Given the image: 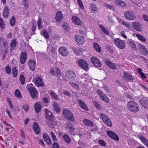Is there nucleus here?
<instances>
[{"label": "nucleus", "instance_id": "nucleus-1", "mask_svg": "<svg viewBox=\"0 0 148 148\" xmlns=\"http://www.w3.org/2000/svg\"><path fill=\"white\" fill-rule=\"evenodd\" d=\"M127 108L132 112L135 113L139 111V107L138 104L133 101H129L127 103Z\"/></svg>", "mask_w": 148, "mask_h": 148}, {"label": "nucleus", "instance_id": "nucleus-2", "mask_svg": "<svg viewBox=\"0 0 148 148\" xmlns=\"http://www.w3.org/2000/svg\"><path fill=\"white\" fill-rule=\"evenodd\" d=\"M63 115L66 119L70 121H74L73 115L70 110L65 108L63 110Z\"/></svg>", "mask_w": 148, "mask_h": 148}, {"label": "nucleus", "instance_id": "nucleus-3", "mask_svg": "<svg viewBox=\"0 0 148 148\" xmlns=\"http://www.w3.org/2000/svg\"><path fill=\"white\" fill-rule=\"evenodd\" d=\"M114 43L116 47L120 49H123L125 47V42L119 38H115L114 40Z\"/></svg>", "mask_w": 148, "mask_h": 148}, {"label": "nucleus", "instance_id": "nucleus-4", "mask_svg": "<svg viewBox=\"0 0 148 148\" xmlns=\"http://www.w3.org/2000/svg\"><path fill=\"white\" fill-rule=\"evenodd\" d=\"M124 15L125 18L129 21L134 20L136 18L134 12L130 10L126 12Z\"/></svg>", "mask_w": 148, "mask_h": 148}, {"label": "nucleus", "instance_id": "nucleus-5", "mask_svg": "<svg viewBox=\"0 0 148 148\" xmlns=\"http://www.w3.org/2000/svg\"><path fill=\"white\" fill-rule=\"evenodd\" d=\"M97 92L100 99L106 103H109L110 100L109 98L105 93H103L101 90L98 89L97 90Z\"/></svg>", "mask_w": 148, "mask_h": 148}, {"label": "nucleus", "instance_id": "nucleus-6", "mask_svg": "<svg viewBox=\"0 0 148 148\" xmlns=\"http://www.w3.org/2000/svg\"><path fill=\"white\" fill-rule=\"evenodd\" d=\"M33 81L35 83L36 85L38 87H43L44 84L42 78L40 77L37 76L33 78Z\"/></svg>", "mask_w": 148, "mask_h": 148}, {"label": "nucleus", "instance_id": "nucleus-7", "mask_svg": "<svg viewBox=\"0 0 148 148\" xmlns=\"http://www.w3.org/2000/svg\"><path fill=\"white\" fill-rule=\"evenodd\" d=\"M28 91L33 99H35L38 97V92L35 88H28Z\"/></svg>", "mask_w": 148, "mask_h": 148}, {"label": "nucleus", "instance_id": "nucleus-8", "mask_svg": "<svg viewBox=\"0 0 148 148\" xmlns=\"http://www.w3.org/2000/svg\"><path fill=\"white\" fill-rule=\"evenodd\" d=\"M132 25L133 29L136 30L139 32L142 31V26L139 22L138 21L134 22L132 23Z\"/></svg>", "mask_w": 148, "mask_h": 148}, {"label": "nucleus", "instance_id": "nucleus-9", "mask_svg": "<svg viewBox=\"0 0 148 148\" xmlns=\"http://www.w3.org/2000/svg\"><path fill=\"white\" fill-rule=\"evenodd\" d=\"M107 134L110 138L114 140L117 141L119 140V136L113 132L111 131H108Z\"/></svg>", "mask_w": 148, "mask_h": 148}, {"label": "nucleus", "instance_id": "nucleus-10", "mask_svg": "<svg viewBox=\"0 0 148 148\" xmlns=\"http://www.w3.org/2000/svg\"><path fill=\"white\" fill-rule=\"evenodd\" d=\"M59 53L63 56H67L68 54V52L67 51V48L62 46L59 48L58 50Z\"/></svg>", "mask_w": 148, "mask_h": 148}, {"label": "nucleus", "instance_id": "nucleus-11", "mask_svg": "<svg viewBox=\"0 0 148 148\" xmlns=\"http://www.w3.org/2000/svg\"><path fill=\"white\" fill-rule=\"evenodd\" d=\"M45 112L46 114V119L47 120L50 121V122L51 123V121H52L54 117L53 114L51 112L48 110L47 109H45Z\"/></svg>", "mask_w": 148, "mask_h": 148}, {"label": "nucleus", "instance_id": "nucleus-12", "mask_svg": "<svg viewBox=\"0 0 148 148\" xmlns=\"http://www.w3.org/2000/svg\"><path fill=\"white\" fill-rule=\"evenodd\" d=\"M82 122L84 125L87 127H93L94 126L93 122L88 119H84L82 121Z\"/></svg>", "mask_w": 148, "mask_h": 148}, {"label": "nucleus", "instance_id": "nucleus-13", "mask_svg": "<svg viewBox=\"0 0 148 148\" xmlns=\"http://www.w3.org/2000/svg\"><path fill=\"white\" fill-rule=\"evenodd\" d=\"M63 18V14L60 11L58 12L56 14L55 20L57 22H61L62 21Z\"/></svg>", "mask_w": 148, "mask_h": 148}, {"label": "nucleus", "instance_id": "nucleus-14", "mask_svg": "<svg viewBox=\"0 0 148 148\" xmlns=\"http://www.w3.org/2000/svg\"><path fill=\"white\" fill-rule=\"evenodd\" d=\"M75 38L78 44L82 45L84 44L85 42V40L83 36H75Z\"/></svg>", "mask_w": 148, "mask_h": 148}, {"label": "nucleus", "instance_id": "nucleus-15", "mask_svg": "<svg viewBox=\"0 0 148 148\" xmlns=\"http://www.w3.org/2000/svg\"><path fill=\"white\" fill-rule=\"evenodd\" d=\"M78 102L79 106L82 109L86 111L89 110V109L87 106L84 101L80 99H79L78 100Z\"/></svg>", "mask_w": 148, "mask_h": 148}, {"label": "nucleus", "instance_id": "nucleus-16", "mask_svg": "<svg viewBox=\"0 0 148 148\" xmlns=\"http://www.w3.org/2000/svg\"><path fill=\"white\" fill-rule=\"evenodd\" d=\"M140 102L142 106L145 109H148V99L146 98L141 99Z\"/></svg>", "mask_w": 148, "mask_h": 148}, {"label": "nucleus", "instance_id": "nucleus-17", "mask_svg": "<svg viewBox=\"0 0 148 148\" xmlns=\"http://www.w3.org/2000/svg\"><path fill=\"white\" fill-rule=\"evenodd\" d=\"M9 14V8L7 6H5L3 9V16L4 18H7Z\"/></svg>", "mask_w": 148, "mask_h": 148}, {"label": "nucleus", "instance_id": "nucleus-18", "mask_svg": "<svg viewBox=\"0 0 148 148\" xmlns=\"http://www.w3.org/2000/svg\"><path fill=\"white\" fill-rule=\"evenodd\" d=\"M54 110L57 113H59L61 111V108L58 103L56 102L53 104Z\"/></svg>", "mask_w": 148, "mask_h": 148}, {"label": "nucleus", "instance_id": "nucleus-19", "mask_svg": "<svg viewBox=\"0 0 148 148\" xmlns=\"http://www.w3.org/2000/svg\"><path fill=\"white\" fill-rule=\"evenodd\" d=\"M43 136L44 140L47 143V144L49 145H51V139L47 134H44Z\"/></svg>", "mask_w": 148, "mask_h": 148}, {"label": "nucleus", "instance_id": "nucleus-20", "mask_svg": "<svg viewBox=\"0 0 148 148\" xmlns=\"http://www.w3.org/2000/svg\"><path fill=\"white\" fill-rule=\"evenodd\" d=\"M91 61L93 65H101V64L99 59L95 57H92L91 58Z\"/></svg>", "mask_w": 148, "mask_h": 148}, {"label": "nucleus", "instance_id": "nucleus-21", "mask_svg": "<svg viewBox=\"0 0 148 148\" xmlns=\"http://www.w3.org/2000/svg\"><path fill=\"white\" fill-rule=\"evenodd\" d=\"M8 43L6 40L3 38L0 37V45L1 47H5L8 46Z\"/></svg>", "mask_w": 148, "mask_h": 148}, {"label": "nucleus", "instance_id": "nucleus-22", "mask_svg": "<svg viewBox=\"0 0 148 148\" xmlns=\"http://www.w3.org/2000/svg\"><path fill=\"white\" fill-rule=\"evenodd\" d=\"M139 138L144 145L148 148V140L142 135L139 136Z\"/></svg>", "mask_w": 148, "mask_h": 148}, {"label": "nucleus", "instance_id": "nucleus-23", "mask_svg": "<svg viewBox=\"0 0 148 148\" xmlns=\"http://www.w3.org/2000/svg\"><path fill=\"white\" fill-rule=\"evenodd\" d=\"M93 46L95 50L97 52L100 53L101 51V49L100 45L97 42L93 43Z\"/></svg>", "mask_w": 148, "mask_h": 148}, {"label": "nucleus", "instance_id": "nucleus-24", "mask_svg": "<svg viewBox=\"0 0 148 148\" xmlns=\"http://www.w3.org/2000/svg\"><path fill=\"white\" fill-rule=\"evenodd\" d=\"M56 48L54 46H49L47 47V51L48 53L50 52L52 54H55L56 53Z\"/></svg>", "mask_w": 148, "mask_h": 148}, {"label": "nucleus", "instance_id": "nucleus-25", "mask_svg": "<svg viewBox=\"0 0 148 148\" xmlns=\"http://www.w3.org/2000/svg\"><path fill=\"white\" fill-rule=\"evenodd\" d=\"M115 3L117 5L122 7H125L126 6V4L124 2L121 0H115Z\"/></svg>", "mask_w": 148, "mask_h": 148}, {"label": "nucleus", "instance_id": "nucleus-26", "mask_svg": "<svg viewBox=\"0 0 148 148\" xmlns=\"http://www.w3.org/2000/svg\"><path fill=\"white\" fill-rule=\"evenodd\" d=\"M34 131L37 134H38L40 133V128L38 125L35 122L33 123V126Z\"/></svg>", "mask_w": 148, "mask_h": 148}, {"label": "nucleus", "instance_id": "nucleus-27", "mask_svg": "<svg viewBox=\"0 0 148 148\" xmlns=\"http://www.w3.org/2000/svg\"><path fill=\"white\" fill-rule=\"evenodd\" d=\"M74 73L73 72L71 71H68L65 73V76L66 77L69 79V80H70V79L73 78Z\"/></svg>", "mask_w": 148, "mask_h": 148}, {"label": "nucleus", "instance_id": "nucleus-28", "mask_svg": "<svg viewBox=\"0 0 148 148\" xmlns=\"http://www.w3.org/2000/svg\"><path fill=\"white\" fill-rule=\"evenodd\" d=\"M34 108L36 112L39 113L41 109L40 105L39 103H36L34 105Z\"/></svg>", "mask_w": 148, "mask_h": 148}, {"label": "nucleus", "instance_id": "nucleus-29", "mask_svg": "<svg viewBox=\"0 0 148 148\" xmlns=\"http://www.w3.org/2000/svg\"><path fill=\"white\" fill-rule=\"evenodd\" d=\"M123 75L127 79L133 81L134 80V78L129 73L127 72L124 73Z\"/></svg>", "mask_w": 148, "mask_h": 148}, {"label": "nucleus", "instance_id": "nucleus-30", "mask_svg": "<svg viewBox=\"0 0 148 148\" xmlns=\"http://www.w3.org/2000/svg\"><path fill=\"white\" fill-rule=\"evenodd\" d=\"M99 26L102 31L106 35H108L109 34L108 31L105 27L101 25H100Z\"/></svg>", "mask_w": 148, "mask_h": 148}, {"label": "nucleus", "instance_id": "nucleus-31", "mask_svg": "<svg viewBox=\"0 0 148 148\" xmlns=\"http://www.w3.org/2000/svg\"><path fill=\"white\" fill-rule=\"evenodd\" d=\"M136 36L139 40L143 42H145L146 41L145 38L140 34H136Z\"/></svg>", "mask_w": 148, "mask_h": 148}, {"label": "nucleus", "instance_id": "nucleus-32", "mask_svg": "<svg viewBox=\"0 0 148 148\" xmlns=\"http://www.w3.org/2000/svg\"><path fill=\"white\" fill-rule=\"evenodd\" d=\"M41 35L43 36L45 38L47 39L49 38V36L48 33L46 30H43L41 32Z\"/></svg>", "mask_w": 148, "mask_h": 148}, {"label": "nucleus", "instance_id": "nucleus-33", "mask_svg": "<svg viewBox=\"0 0 148 148\" xmlns=\"http://www.w3.org/2000/svg\"><path fill=\"white\" fill-rule=\"evenodd\" d=\"M104 123L108 127H111L112 126V124L110 119V118L107 119L106 120L103 121Z\"/></svg>", "mask_w": 148, "mask_h": 148}, {"label": "nucleus", "instance_id": "nucleus-34", "mask_svg": "<svg viewBox=\"0 0 148 148\" xmlns=\"http://www.w3.org/2000/svg\"><path fill=\"white\" fill-rule=\"evenodd\" d=\"M82 24V22L80 19L78 17L75 16V24L78 26H80Z\"/></svg>", "mask_w": 148, "mask_h": 148}, {"label": "nucleus", "instance_id": "nucleus-35", "mask_svg": "<svg viewBox=\"0 0 148 148\" xmlns=\"http://www.w3.org/2000/svg\"><path fill=\"white\" fill-rule=\"evenodd\" d=\"M15 96L18 98H22V95L21 92L18 89H16L14 92Z\"/></svg>", "mask_w": 148, "mask_h": 148}, {"label": "nucleus", "instance_id": "nucleus-36", "mask_svg": "<svg viewBox=\"0 0 148 148\" xmlns=\"http://www.w3.org/2000/svg\"><path fill=\"white\" fill-rule=\"evenodd\" d=\"M63 138L65 141L67 143H69L71 142V139L68 135L64 134L63 136Z\"/></svg>", "mask_w": 148, "mask_h": 148}, {"label": "nucleus", "instance_id": "nucleus-37", "mask_svg": "<svg viewBox=\"0 0 148 148\" xmlns=\"http://www.w3.org/2000/svg\"><path fill=\"white\" fill-rule=\"evenodd\" d=\"M42 19L41 18H39L38 21L37 25L38 28L39 30H40L42 28Z\"/></svg>", "mask_w": 148, "mask_h": 148}, {"label": "nucleus", "instance_id": "nucleus-38", "mask_svg": "<svg viewBox=\"0 0 148 148\" xmlns=\"http://www.w3.org/2000/svg\"><path fill=\"white\" fill-rule=\"evenodd\" d=\"M17 45V42L16 41V39H14L11 42L10 46L12 49L14 48Z\"/></svg>", "mask_w": 148, "mask_h": 148}, {"label": "nucleus", "instance_id": "nucleus-39", "mask_svg": "<svg viewBox=\"0 0 148 148\" xmlns=\"http://www.w3.org/2000/svg\"><path fill=\"white\" fill-rule=\"evenodd\" d=\"M90 8L92 12H97V8L96 5L94 3H92L90 5Z\"/></svg>", "mask_w": 148, "mask_h": 148}, {"label": "nucleus", "instance_id": "nucleus-40", "mask_svg": "<svg viewBox=\"0 0 148 148\" xmlns=\"http://www.w3.org/2000/svg\"><path fill=\"white\" fill-rule=\"evenodd\" d=\"M77 3L79 7L82 10L84 9L83 4L81 0H77Z\"/></svg>", "mask_w": 148, "mask_h": 148}, {"label": "nucleus", "instance_id": "nucleus-41", "mask_svg": "<svg viewBox=\"0 0 148 148\" xmlns=\"http://www.w3.org/2000/svg\"><path fill=\"white\" fill-rule=\"evenodd\" d=\"M50 94L52 97L54 99L57 100L59 99V96L57 95L53 91H52L50 92Z\"/></svg>", "mask_w": 148, "mask_h": 148}, {"label": "nucleus", "instance_id": "nucleus-42", "mask_svg": "<svg viewBox=\"0 0 148 148\" xmlns=\"http://www.w3.org/2000/svg\"><path fill=\"white\" fill-rule=\"evenodd\" d=\"M103 60L106 63V65H114V64H113L108 58H104L103 59Z\"/></svg>", "mask_w": 148, "mask_h": 148}, {"label": "nucleus", "instance_id": "nucleus-43", "mask_svg": "<svg viewBox=\"0 0 148 148\" xmlns=\"http://www.w3.org/2000/svg\"><path fill=\"white\" fill-rule=\"evenodd\" d=\"M78 65H88L87 62L83 59H80L78 61Z\"/></svg>", "mask_w": 148, "mask_h": 148}, {"label": "nucleus", "instance_id": "nucleus-44", "mask_svg": "<svg viewBox=\"0 0 148 148\" xmlns=\"http://www.w3.org/2000/svg\"><path fill=\"white\" fill-rule=\"evenodd\" d=\"M15 19L16 18L14 16H12V17L10 21V24L11 26H13L15 25L16 22Z\"/></svg>", "mask_w": 148, "mask_h": 148}, {"label": "nucleus", "instance_id": "nucleus-45", "mask_svg": "<svg viewBox=\"0 0 148 148\" xmlns=\"http://www.w3.org/2000/svg\"><path fill=\"white\" fill-rule=\"evenodd\" d=\"M62 27L64 29L65 31H67L69 29V27L68 26V24L67 22L64 23Z\"/></svg>", "mask_w": 148, "mask_h": 148}, {"label": "nucleus", "instance_id": "nucleus-46", "mask_svg": "<svg viewBox=\"0 0 148 148\" xmlns=\"http://www.w3.org/2000/svg\"><path fill=\"white\" fill-rule=\"evenodd\" d=\"M19 79L22 84H24L25 83V77L24 76L21 75L20 76Z\"/></svg>", "mask_w": 148, "mask_h": 148}, {"label": "nucleus", "instance_id": "nucleus-47", "mask_svg": "<svg viewBox=\"0 0 148 148\" xmlns=\"http://www.w3.org/2000/svg\"><path fill=\"white\" fill-rule=\"evenodd\" d=\"M12 74L13 76L15 77H16L17 75V70L16 67L13 68L12 69Z\"/></svg>", "mask_w": 148, "mask_h": 148}, {"label": "nucleus", "instance_id": "nucleus-48", "mask_svg": "<svg viewBox=\"0 0 148 148\" xmlns=\"http://www.w3.org/2000/svg\"><path fill=\"white\" fill-rule=\"evenodd\" d=\"M67 128L69 132H72L74 130V128L73 127L72 125L70 123L68 124Z\"/></svg>", "mask_w": 148, "mask_h": 148}, {"label": "nucleus", "instance_id": "nucleus-49", "mask_svg": "<svg viewBox=\"0 0 148 148\" xmlns=\"http://www.w3.org/2000/svg\"><path fill=\"white\" fill-rule=\"evenodd\" d=\"M140 51L142 52V54L146 56L148 55V53L147 50L145 47L142 50H140Z\"/></svg>", "mask_w": 148, "mask_h": 148}, {"label": "nucleus", "instance_id": "nucleus-50", "mask_svg": "<svg viewBox=\"0 0 148 148\" xmlns=\"http://www.w3.org/2000/svg\"><path fill=\"white\" fill-rule=\"evenodd\" d=\"M129 44V45L132 47V48L134 49H136V44L135 43L132 41H130L128 42Z\"/></svg>", "mask_w": 148, "mask_h": 148}, {"label": "nucleus", "instance_id": "nucleus-51", "mask_svg": "<svg viewBox=\"0 0 148 148\" xmlns=\"http://www.w3.org/2000/svg\"><path fill=\"white\" fill-rule=\"evenodd\" d=\"M5 70L6 73L8 74H10L11 73V69L9 66H6Z\"/></svg>", "mask_w": 148, "mask_h": 148}, {"label": "nucleus", "instance_id": "nucleus-52", "mask_svg": "<svg viewBox=\"0 0 148 148\" xmlns=\"http://www.w3.org/2000/svg\"><path fill=\"white\" fill-rule=\"evenodd\" d=\"M100 116L103 121H104L107 119L109 118L106 114L103 113H101L100 114Z\"/></svg>", "mask_w": 148, "mask_h": 148}, {"label": "nucleus", "instance_id": "nucleus-53", "mask_svg": "<svg viewBox=\"0 0 148 148\" xmlns=\"http://www.w3.org/2000/svg\"><path fill=\"white\" fill-rule=\"evenodd\" d=\"M28 65H36V63L35 61L33 60H29L27 62Z\"/></svg>", "mask_w": 148, "mask_h": 148}, {"label": "nucleus", "instance_id": "nucleus-54", "mask_svg": "<svg viewBox=\"0 0 148 148\" xmlns=\"http://www.w3.org/2000/svg\"><path fill=\"white\" fill-rule=\"evenodd\" d=\"M20 135L21 137V139H22V140H25V136L24 132L21 129V130Z\"/></svg>", "mask_w": 148, "mask_h": 148}, {"label": "nucleus", "instance_id": "nucleus-55", "mask_svg": "<svg viewBox=\"0 0 148 148\" xmlns=\"http://www.w3.org/2000/svg\"><path fill=\"white\" fill-rule=\"evenodd\" d=\"M4 22L2 18H0V27L3 29L4 27Z\"/></svg>", "mask_w": 148, "mask_h": 148}, {"label": "nucleus", "instance_id": "nucleus-56", "mask_svg": "<svg viewBox=\"0 0 148 148\" xmlns=\"http://www.w3.org/2000/svg\"><path fill=\"white\" fill-rule=\"evenodd\" d=\"M94 106L96 108L100 109H101V107L99 103L96 101H95L94 102Z\"/></svg>", "mask_w": 148, "mask_h": 148}, {"label": "nucleus", "instance_id": "nucleus-57", "mask_svg": "<svg viewBox=\"0 0 148 148\" xmlns=\"http://www.w3.org/2000/svg\"><path fill=\"white\" fill-rule=\"evenodd\" d=\"M51 136L53 140L54 141H56L57 140L55 135L54 134L53 132H51Z\"/></svg>", "mask_w": 148, "mask_h": 148}, {"label": "nucleus", "instance_id": "nucleus-58", "mask_svg": "<svg viewBox=\"0 0 148 148\" xmlns=\"http://www.w3.org/2000/svg\"><path fill=\"white\" fill-rule=\"evenodd\" d=\"M56 72L57 76H60L61 75L62 73L60 70L58 68H56Z\"/></svg>", "mask_w": 148, "mask_h": 148}, {"label": "nucleus", "instance_id": "nucleus-59", "mask_svg": "<svg viewBox=\"0 0 148 148\" xmlns=\"http://www.w3.org/2000/svg\"><path fill=\"white\" fill-rule=\"evenodd\" d=\"M22 108L25 111L27 112L29 109V106L27 104H25L23 106Z\"/></svg>", "mask_w": 148, "mask_h": 148}, {"label": "nucleus", "instance_id": "nucleus-60", "mask_svg": "<svg viewBox=\"0 0 148 148\" xmlns=\"http://www.w3.org/2000/svg\"><path fill=\"white\" fill-rule=\"evenodd\" d=\"M104 5L106 8H107L110 9H112L113 8V6L112 5H110L107 3H104Z\"/></svg>", "mask_w": 148, "mask_h": 148}, {"label": "nucleus", "instance_id": "nucleus-61", "mask_svg": "<svg viewBox=\"0 0 148 148\" xmlns=\"http://www.w3.org/2000/svg\"><path fill=\"white\" fill-rule=\"evenodd\" d=\"M52 147L53 148H59L60 146L58 143L55 142L52 145Z\"/></svg>", "mask_w": 148, "mask_h": 148}, {"label": "nucleus", "instance_id": "nucleus-62", "mask_svg": "<svg viewBox=\"0 0 148 148\" xmlns=\"http://www.w3.org/2000/svg\"><path fill=\"white\" fill-rule=\"evenodd\" d=\"M122 23L123 25H124L125 26L129 28L130 27V24L124 21H122Z\"/></svg>", "mask_w": 148, "mask_h": 148}, {"label": "nucleus", "instance_id": "nucleus-63", "mask_svg": "<svg viewBox=\"0 0 148 148\" xmlns=\"http://www.w3.org/2000/svg\"><path fill=\"white\" fill-rule=\"evenodd\" d=\"M99 144L102 146H105L106 145V144L105 142L102 140H99Z\"/></svg>", "mask_w": 148, "mask_h": 148}, {"label": "nucleus", "instance_id": "nucleus-64", "mask_svg": "<svg viewBox=\"0 0 148 148\" xmlns=\"http://www.w3.org/2000/svg\"><path fill=\"white\" fill-rule=\"evenodd\" d=\"M143 17L145 21L148 22V15L146 14H144L143 16Z\"/></svg>", "mask_w": 148, "mask_h": 148}]
</instances>
